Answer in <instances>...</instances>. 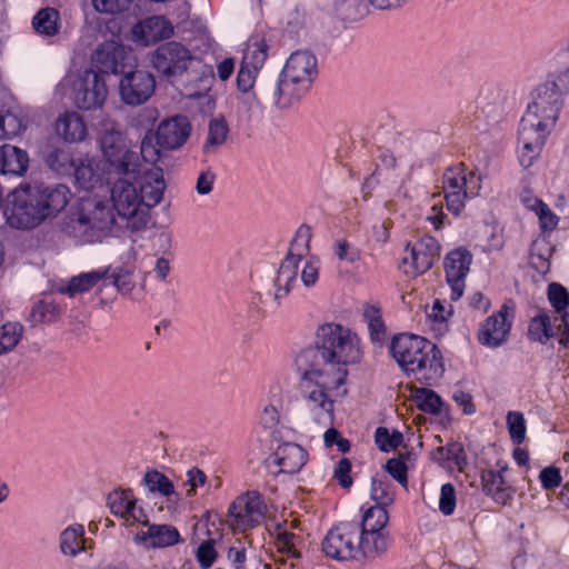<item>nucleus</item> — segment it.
<instances>
[{
  "label": "nucleus",
  "mask_w": 569,
  "mask_h": 569,
  "mask_svg": "<svg viewBox=\"0 0 569 569\" xmlns=\"http://www.w3.org/2000/svg\"><path fill=\"white\" fill-rule=\"evenodd\" d=\"M481 178L475 171H468L463 163L448 168L442 174V192L449 212L459 216L468 199L478 196Z\"/></svg>",
  "instance_id": "8"
},
{
  "label": "nucleus",
  "mask_w": 569,
  "mask_h": 569,
  "mask_svg": "<svg viewBox=\"0 0 569 569\" xmlns=\"http://www.w3.org/2000/svg\"><path fill=\"white\" fill-rule=\"evenodd\" d=\"M156 89L151 72L142 69L126 72L119 82L121 100L129 106H140L148 101Z\"/></svg>",
  "instance_id": "13"
},
{
  "label": "nucleus",
  "mask_w": 569,
  "mask_h": 569,
  "mask_svg": "<svg viewBox=\"0 0 569 569\" xmlns=\"http://www.w3.org/2000/svg\"><path fill=\"white\" fill-rule=\"evenodd\" d=\"M390 540L386 533L361 532V543L359 546V556L376 557L385 552L389 547Z\"/></svg>",
  "instance_id": "37"
},
{
  "label": "nucleus",
  "mask_w": 569,
  "mask_h": 569,
  "mask_svg": "<svg viewBox=\"0 0 569 569\" xmlns=\"http://www.w3.org/2000/svg\"><path fill=\"white\" fill-rule=\"evenodd\" d=\"M110 278L113 286L122 295L130 293L134 288L133 271L128 268H116L111 272Z\"/></svg>",
  "instance_id": "52"
},
{
  "label": "nucleus",
  "mask_w": 569,
  "mask_h": 569,
  "mask_svg": "<svg viewBox=\"0 0 569 569\" xmlns=\"http://www.w3.org/2000/svg\"><path fill=\"white\" fill-rule=\"evenodd\" d=\"M388 473L402 486L407 485V465L403 460L391 458L386 463Z\"/></svg>",
  "instance_id": "61"
},
{
  "label": "nucleus",
  "mask_w": 569,
  "mask_h": 569,
  "mask_svg": "<svg viewBox=\"0 0 569 569\" xmlns=\"http://www.w3.org/2000/svg\"><path fill=\"white\" fill-rule=\"evenodd\" d=\"M3 216L10 227L21 230L36 228L44 221L31 184L20 186L10 193Z\"/></svg>",
  "instance_id": "9"
},
{
  "label": "nucleus",
  "mask_w": 569,
  "mask_h": 569,
  "mask_svg": "<svg viewBox=\"0 0 569 569\" xmlns=\"http://www.w3.org/2000/svg\"><path fill=\"white\" fill-rule=\"evenodd\" d=\"M109 268H103L74 276L66 286L60 288V292L69 295L70 297L88 292L101 280L107 279L109 277Z\"/></svg>",
  "instance_id": "32"
},
{
  "label": "nucleus",
  "mask_w": 569,
  "mask_h": 569,
  "mask_svg": "<svg viewBox=\"0 0 569 569\" xmlns=\"http://www.w3.org/2000/svg\"><path fill=\"white\" fill-rule=\"evenodd\" d=\"M97 142L102 156L100 160L103 161V166H108L113 176L140 173V157L132 150L120 124L114 120L107 118L100 122Z\"/></svg>",
  "instance_id": "6"
},
{
  "label": "nucleus",
  "mask_w": 569,
  "mask_h": 569,
  "mask_svg": "<svg viewBox=\"0 0 569 569\" xmlns=\"http://www.w3.org/2000/svg\"><path fill=\"white\" fill-rule=\"evenodd\" d=\"M375 441L380 450L387 452L402 443V435L399 431L390 433L386 427H378L375 432Z\"/></svg>",
  "instance_id": "50"
},
{
  "label": "nucleus",
  "mask_w": 569,
  "mask_h": 569,
  "mask_svg": "<svg viewBox=\"0 0 569 569\" xmlns=\"http://www.w3.org/2000/svg\"><path fill=\"white\" fill-rule=\"evenodd\" d=\"M57 134L67 142H79L87 137V126L83 118L69 111L61 114L54 126Z\"/></svg>",
  "instance_id": "30"
},
{
  "label": "nucleus",
  "mask_w": 569,
  "mask_h": 569,
  "mask_svg": "<svg viewBox=\"0 0 569 569\" xmlns=\"http://www.w3.org/2000/svg\"><path fill=\"white\" fill-rule=\"evenodd\" d=\"M23 328L17 322H7L0 327V356L14 349L22 337Z\"/></svg>",
  "instance_id": "43"
},
{
  "label": "nucleus",
  "mask_w": 569,
  "mask_h": 569,
  "mask_svg": "<svg viewBox=\"0 0 569 569\" xmlns=\"http://www.w3.org/2000/svg\"><path fill=\"white\" fill-rule=\"evenodd\" d=\"M251 528L259 525L266 517L267 505L262 501L257 491H251Z\"/></svg>",
  "instance_id": "62"
},
{
  "label": "nucleus",
  "mask_w": 569,
  "mask_h": 569,
  "mask_svg": "<svg viewBox=\"0 0 569 569\" xmlns=\"http://www.w3.org/2000/svg\"><path fill=\"white\" fill-rule=\"evenodd\" d=\"M360 543L359 525L343 522L328 531L322 540L321 548L327 557L343 561L358 558Z\"/></svg>",
  "instance_id": "10"
},
{
  "label": "nucleus",
  "mask_w": 569,
  "mask_h": 569,
  "mask_svg": "<svg viewBox=\"0 0 569 569\" xmlns=\"http://www.w3.org/2000/svg\"><path fill=\"white\" fill-rule=\"evenodd\" d=\"M389 349L407 375H413L426 385H432L445 372L441 351L435 343L420 336L397 335L392 338Z\"/></svg>",
  "instance_id": "3"
},
{
  "label": "nucleus",
  "mask_w": 569,
  "mask_h": 569,
  "mask_svg": "<svg viewBox=\"0 0 569 569\" xmlns=\"http://www.w3.org/2000/svg\"><path fill=\"white\" fill-rule=\"evenodd\" d=\"M107 96L106 81L97 71L86 70L72 82V99L79 109H99L103 106Z\"/></svg>",
  "instance_id": "11"
},
{
  "label": "nucleus",
  "mask_w": 569,
  "mask_h": 569,
  "mask_svg": "<svg viewBox=\"0 0 569 569\" xmlns=\"http://www.w3.org/2000/svg\"><path fill=\"white\" fill-rule=\"evenodd\" d=\"M59 13L52 8L41 9L33 18L32 24L38 33L53 36L58 31Z\"/></svg>",
  "instance_id": "42"
},
{
  "label": "nucleus",
  "mask_w": 569,
  "mask_h": 569,
  "mask_svg": "<svg viewBox=\"0 0 569 569\" xmlns=\"http://www.w3.org/2000/svg\"><path fill=\"white\" fill-rule=\"evenodd\" d=\"M555 67L557 71L551 76L552 79L540 84L548 87L562 99L563 94L569 93V63L561 67L555 64Z\"/></svg>",
  "instance_id": "48"
},
{
  "label": "nucleus",
  "mask_w": 569,
  "mask_h": 569,
  "mask_svg": "<svg viewBox=\"0 0 569 569\" xmlns=\"http://www.w3.org/2000/svg\"><path fill=\"white\" fill-rule=\"evenodd\" d=\"M172 32V24L162 16L146 18L136 23L131 30L132 40L143 46L167 39Z\"/></svg>",
  "instance_id": "23"
},
{
  "label": "nucleus",
  "mask_w": 569,
  "mask_h": 569,
  "mask_svg": "<svg viewBox=\"0 0 569 569\" xmlns=\"http://www.w3.org/2000/svg\"><path fill=\"white\" fill-rule=\"evenodd\" d=\"M548 299L560 317L563 313H568L566 308L569 306V293L562 284L557 282L550 283L548 286ZM558 321H561V318H555V322Z\"/></svg>",
  "instance_id": "47"
},
{
  "label": "nucleus",
  "mask_w": 569,
  "mask_h": 569,
  "mask_svg": "<svg viewBox=\"0 0 569 569\" xmlns=\"http://www.w3.org/2000/svg\"><path fill=\"white\" fill-rule=\"evenodd\" d=\"M515 312L508 305L501 306L500 310L488 317L480 326L478 331V341L488 348H498L503 345L509 337Z\"/></svg>",
  "instance_id": "14"
},
{
  "label": "nucleus",
  "mask_w": 569,
  "mask_h": 569,
  "mask_svg": "<svg viewBox=\"0 0 569 569\" xmlns=\"http://www.w3.org/2000/svg\"><path fill=\"white\" fill-rule=\"evenodd\" d=\"M472 262V254L466 248L450 251L445 259L446 279L451 289L450 298L459 300L465 291L466 277Z\"/></svg>",
  "instance_id": "15"
},
{
  "label": "nucleus",
  "mask_w": 569,
  "mask_h": 569,
  "mask_svg": "<svg viewBox=\"0 0 569 569\" xmlns=\"http://www.w3.org/2000/svg\"><path fill=\"white\" fill-rule=\"evenodd\" d=\"M363 318L368 325L371 340L373 342L382 341L386 336V327L380 309L375 306H367L363 310Z\"/></svg>",
  "instance_id": "44"
},
{
  "label": "nucleus",
  "mask_w": 569,
  "mask_h": 569,
  "mask_svg": "<svg viewBox=\"0 0 569 569\" xmlns=\"http://www.w3.org/2000/svg\"><path fill=\"white\" fill-rule=\"evenodd\" d=\"M535 212L539 218L540 227L542 230L550 231L557 227L559 219L545 202L540 203L539 208Z\"/></svg>",
  "instance_id": "64"
},
{
  "label": "nucleus",
  "mask_w": 569,
  "mask_h": 569,
  "mask_svg": "<svg viewBox=\"0 0 569 569\" xmlns=\"http://www.w3.org/2000/svg\"><path fill=\"white\" fill-rule=\"evenodd\" d=\"M112 174L103 161L89 156L78 159L73 171L76 183L87 191L104 187Z\"/></svg>",
  "instance_id": "17"
},
{
  "label": "nucleus",
  "mask_w": 569,
  "mask_h": 569,
  "mask_svg": "<svg viewBox=\"0 0 569 569\" xmlns=\"http://www.w3.org/2000/svg\"><path fill=\"white\" fill-rule=\"evenodd\" d=\"M388 520L389 516L383 507H370L363 513L362 522L359 526L360 532L383 533L382 529Z\"/></svg>",
  "instance_id": "39"
},
{
  "label": "nucleus",
  "mask_w": 569,
  "mask_h": 569,
  "mask_svg": "<svg viewBox=\"0 0 569 569\" xmlns=\"http://www.w3.org/2000/svg\"><path fill=\"white\" fill-rule=\"evenodd\" d=\"M34 198L39 202V209L44 220L57 216L70 201V189L64 184L56 186H31Z\"/></svg>",
  "instance_id": "22"
},
{
  "label": "nucleus",
  "mask_w": 569,
  "mask_h": 569,
  "mask_svg": "<svg viewBox=\"0 0 569 569\" xmlns=\"http://www.w3.org/2000/svg\"><path fill=\"white\" fill-rule=\"evenodd\" d=\"M108 506L111 513L123 519L128 527L136 523L148 525V516L137 505V499L130 489L114 490L109 493Z\"/></svg>",
  "instance_id": "18"
},
{
  "label": "nucleus",
  "mask_w": 569,
  "mask_h": 569,
  "mask_svg": "<svg viewBox=\"0 0 569 569\" xmlns=\"http://www.w3.org/2000/svg\"><path fill=\"white\" fill-rule=\"evenodd\" d=\"M254 50L251 51V68L254 70H259L262 68L264 61L268 58V49L269 46L267 43V39L262 36L253 43Z\"/></svg>",
  "instance_id": "60"
},
{
  "label": "nucleus",
  "mask_w": 569,
  "mask_h": 569,
  "mask_svg": "<svg viewBox=\"0 0 569 569\" xmlns=\"http://www.w3.org/2000/svg\"><path fill=\"white\" fill-rule=\"evenodd\" d=\"M48 166L59 174H73L77 160L72 158L71 152L64 148H57L48 153L46 159Z\"/></svg>",
  "instance_id": "38"
},
{
  "label": "nucleus",
  "mask_w": 569,
  "mask_h": 569,
  "mask_svg": "<svg viewBox=\"0 0 569 569\" xmlns=\"http://www.w3.org/2000/svg\"><path fill=\"white\" fill-rule=\"evenodd\" d=\"M308 460V452L293 442L277 443L274 452L267 459L268 468L278 467L277 472L296 473L301 470Z\"/></svg>",
  "instance_id": "19"
},
{
  "label": "nucleus",
  "mask_w": 569,
  "mask_h": 569,
  "mask_svg": "<svg viewBox=\"0 0 569 569\" xmlns=\"http://www.w3.org/2000/svg\"><path fill=\"white\" fill-rule=\"evenodd\" d=\"M507 104L508 93L493 84L482 87L477 98L479 116L490 124L498 123L503 118Z\"/></svg>",
  "instance_id": "21"
},
{
  "label": "nucleus",
  "mask_w": 569,
  "mask_h": 569,
  "mask_svg": "<svg viewBox=\"0 0 569 569\" xmlns=\"http://www.w3.org/2000/svg\"><path fill=\"white\" fill-rule=\"evenodd\" d=\"M317 72L316 57L307 50L296 51L288 58L278 83L261 98L270 100L279 109L290 108L308 92Z\"/></svg>",
  "instance_id": "4"
},
{
  "label": "nucleus",
  "mask_w": 569,
  "mask_h": 569,
  "mask_svg": "<svg viewBox=\"0 0 569 569\" xmlns=\"http://www.w3.org/2000/svg\"><path fill=\"white\" fill-rule=\"evenodd\" d=\"M335 254L341 261L353 263L360 259V251L358 248L349 243L347 240H337L335 243Z\"/></svg>",
  "instance_id": "57"
},
{
  "label": "nucleus",
  "mask_w": 569,
  "mask_h": 569,
  "mask_svg": "<svg viewBox=\"0 0 569 569\" xmlns=\"http://www.w3.org/2000/svg\"><path fill=\"white\" fill-rule=\"evenodd\" d=\"M29 166L28 153L11 144L0 147V173L22 176Z\"/></svg>",
  "instance_id": "31"
},
{
  "label": "nucleus",
  "mask_w": 569,
  "mask_h": 569,
  "mask_svg": "<svg viewBox=\"0 0 569 569\" xmlns=\"http://www.w3.org/2000/svg\"><path fill=\"white\" fill-rule=\"evenodd\" d=\"M508 470L507 463L497 462V470L485 469L481 471V485L486 495L492 497L496 502L507 503L511 499L513 490L503 479L502 473Z\"/></svg>",
  "instance_id": "27"
},
{
  "label": "nucleus",
  "mask_w": 569,
  "mask_h": 569,
  "mask_svg": "<svg viewBox=\"0 0 569 569\" xmlns=\"http://www.w3.org/2000/svg\"><path fill=\"white\" fill-rule=\"evenodd\" d=\"M320 261L316 257H311L306 261L301 271V281L306 287L316 284L319 278Z\"/></svg>",
  "instance_id": "59"
},
{
  "label": "nucleus",
  "mask_w": 569,
  "mask_h": 569,
  "mask_svg": "<svg viewBox=\"0 0 569 569\" xmlns=\"http://www.w3.org/2000/svg\"><path fill=\"white\" fill-rule=\"evenodd\" d=\"M62 309L53 300H42L33 308V317L39 321L52 322L60 313Z\"/></svg>",
  "instance_id": "54"
},
{
  "label": "nucleus",
  "mask_w": 569,
  "mask_h": 569,
  "mask_svg": "<svg viewBox=\"0 0 569 569\" xmlns=\"http://www.w3.org/2000/svg\"><path fill=\"white\" fill-rule=\"evenodd\" d=\"M227 522L234 532L249 529V492L237 498L229 508Z\"/></svg>",
  "instance_id": "35"
},
{
  "label": "nucleus",
  "mask_w": 569,
  "mask_h": 569,
  "mask_svg": "<svg viewBox=\"0 0 569 569\" xmlns=\"http://www.w3.org/2000/svg\"><path fill=\"white\" fill-rule=\"evenodd\" d=\"M507 425L512 442L521 445L526 438V420L523 415L518 411H510L507 416Z\"/></svg>",
  "instance_id": "49"
},
{
  "label": "nucleus",
  "mask_w": 569,
  "mask_h": 569,
  "mask_svg": "<svg viewBox=\"0 0 569 569\" xmlns=\"http://www.w3.org/2000/svg\"><path fill=\"white\" fill-rule=\"evenodd\" d=\"M456 508V490L451 483H445L441 486L440 498H439V510L445 516L453 513Z\"/></svg>",
  "instance_id": "56"
},
{
  "label": "nucleus",
  "mask_w": 569,
  "mask_h": 569,
  "mask_svg": "<svg viewBox=\"0 0 569 569\" xmlns=\"http://www.w3.org/2000/svg\"><path fill=\"white\" fill-rule=\"evenodd\" d=\"M147 530L138 531L133 541L147 549L167 548L181 541L178 529L171 525H146Z\"/></svg>",
  "instance_id": "25"
},
{
  "label": "nucleus",
  "mask_w": 569,
  "mask_h": 569,
  "mask_svg": "<svg viewBox=\"0 0 569 569\" xmlns=\"http://www.w3.org/2000/svg\"><path fill=\"white\" fill-rule=\"evenodd\" d=\"M313 361L301 378V395L310 419L320 426H330L335 420V402L347 393L348 365L360 362L361 341L358 335L339 323L329 322L318 327L315 349L301 353V359Z\"/></svg>",
  "instance_id": "1"
},
{
  "label": "nucleus",
  "mask_w": 569,
  "mask_h": 569,
  "mask_svg": "<svg viewBox=\"0 0 569 569\" xmlns=\"http://www.w3.org/2000/svg\"><path fill=\"white\" fill-rule=\"evenodd\" d=\"M531 97L518 130L519 161L523 168L531 167L539 157L563 106V99L541 84L536 87Z\"/></svg>",
  "instance_id": "2"
},
{
  "label": "nucleus",
  "mask_w": 569,
  "mask_h": 569,
  "mask_svg": "<svg viewBox=\"0 0 569 569\" xmlns=\"http://www.w3.org/2000/svg\"><path fill=\"white\" fill-rule=\"evenodd\" d=\"M117 224V217L109 200L98 197L83 198L77 212L70 218L69 229L74 238L84 243L102 242Z\"/></svg>",
  "instance_id": "5"
},
{
  "label": "nucleus",
  "mask_w": 569,
  "mask_h": 569,
  "mask_svg": "<svg viewBox=\"0 0 569 569\" xmlns=\"http://www.w3.org/2000/svg\"><path fill=\"white\" fill-rule=\"evenodd\" d=\"M116 177L110 188V207L127 229L139 231L147 226L149 212L136 186L138 174Z\"/></svg>",
  "instance_id": "7"
},
{
  "label": "nucleus",
  "mask_w": 569,
  "mask_h": 569,
  "mask_svg": "<svg viewBox=\"0 0 569 569\" xmlns=\"http://www.w3.org/2000/svg\"><path fill=\"white\" fill-rule=\"evenodd\" d=\"M139 197L149 209L159 204L163 198L166 182L162 169L159 167L142 168L138 174Z\"/></svg>",
  "instance_id": "26"
},
{
  "label": "nucleus",
  "mask_w": 569,
  "mask_h": 569,
  "mask_svg": "<svg viewBox=\"0 0 569 569\" xmlns=\"http://www.w3.org/2000/svg\"><path fill=\"white\" fill-rule=\"evenodd\" d=\"M160 148L156 139V133L147 132L141 141L139 157L146 162L156 163L160 159Z\"/></svg>",
  "instance_id": "55"
},
{
  "label": "nucleus",
  "mask_w": 569,
  "mask_h": 569,
  "mask_svg": "<svg viewBox=\"0 0 569 569\" xmlns=\"http://www.w3.org/2000/svg\"><path fill=\"white\" fill-rule=\"evenodd\" d=\"M192 57L190 51L178 42L160 46L152 56L153 67L161 73L174 76L183 72Z\"/></svg>",
  "instance_id": "16"
},
{
  "label": "nucleus",
  "mask_w": 569,
  "mask_h": 569,
  "mask_svg": "<svg viewBox=\"0 0 569 569\" xmlns=\"http://www.w3.org/2000/svg\"><path fill=\"white\" fill-rule=\"evenodd\" d=\"M311 237V228L306 224L300 226L290 242L286 258L300 262L310 251Z\"/></svg>",
  "instance_id": "40"
},
{
  "label": "nucleus",
  "mask_w": 569,
  "mask_h": 569,
  "mask_svg": "<svg viewBox=\"0 0 569 569\" xmlns=\"http://www.w3.org/2000/svg\"><path fill=\"white\" fill-rule=\"evenodd\" d=\"M557 335H560L559 342L569 348V313H563L559 323H551L550 317L545 312L531 319L528 328L529 339L543 343Z\"/></svg>",
  "instance_id": "20"
},
{
  "label": "nucleus",
  "mask_w": 569,
  "mask_h": 569,
  "mask_svg": "<svg viewBox=\"0 0 569 569\" xmlns=\"http://www.w3.org/2000/svg\"><path fill=\"white\" fill-rule=\"evenodd\" d=\"M142 481L151 492H158L167 498L176 495L174 486L171 480L157 470L146 472Z\"/></svg>",
  "instance_id": "41"
},
{
  "label": "nucleus",
  "mask_w": 569,
  "mask_h": 569,
  "mask_svg": "<svg viewBox=\"0 0 569 569\" xmlns=\"http://www.w3.org/2000/svg\"><path fill=\"white\" fill-rule=\"evenodd\" d=\"M302 538L292 532L280 531L277 536V546L280 552L287 555L289 559L298 560L301 557L300 545Z\"/></svg>",
  "instance_id": "45"
},
{
  "label": "nucleus",
  "mask_w": 569,
  "mask_h": 569,
  "mask_svg": "<svg viewBox=\"0 0 569 569\" xmlns=\"http://www.w3.org/2000/svg\"><path fill=\"white\" fill-rule=\"evenodd\" d=\"M131 0H92L93 8L106 14H114L126 10Z\"/></svg>",
  "instance_id": "58"
},
{
  "label": "nucleus",
  "mask_w": 569,
  "mask_h": 569,
  "mask_svg": "<svg viewBox=\"0 0 569 569\" xmlns=\"http://www.w3.org/2000/svg\"><path fill=\"white\" fill-rule=\"evenodd\" d=\"M371 498L378 503L377 507H383L392 503L393 493L390 490V483L387 478L372 479Z\"/></svg>",
  "instance_id": "51"
},
{
  "label": "nucleus",
  "mask_w": 569,
  "mask_h": 569,
  "mask_svg": "<svg viewBox=\"0 0 569 569\" xmlns=\"http://www.w3.org/2000/svg\"><path fill=\"white\" fill-rule=\"evenodd\" d=\"M278 422H279V413L277 411V409L272 406H268L264 408L262 415H261V425L266 428V429H269V433H268V437L270 438L269 440V449L270 450H273L274 449V443H278L279 441V437H278V431L276 430L277 426H278Z\"/></svg>",
  "instance_id": "53"
},
{
  "label": "nucleus",
  "mask_w": 569,
  "mask_h": 569,
  "mask_svg": "<svg viewBox=\"0 0 569 569\" xmlns=\"http://www.w3.org/2000/svg\"><path fill=\"white\" fill-rule=\"evenodd\" d=\"M123 60L124 49L113 41L100 44L92 56V62L101 73H117Z\"/></svg>",
  "instance_id": "29"
},
{
  "label": "nucleus",
  "mask_w": 569,
  "mask_h": 569,
  "mask_svg": "<svg viewBox=\"0 0 569 569\" xmlns=\"http://www.w3.org/2000/svg\"><path fill=\"white\" fill-rule=\"evenodd\" d=\"M92 540L86 538V530L81 523H72L59 535V550L70 558H76L81 552L92 548Z\"/></svg>",
  "instance_id": "28"
},
{
  "label": "nucleus",
  "mask_w": 569,
  "mask_h": 569,
  "mask_svg": "<svg viewBox=\"0 0 569 569\" xmlns=\"http://www.w3.org/2000/svg\"><path fill=\"white\" fill-rule=\"evenodd\" d=\"M440 256V244L431 236H423L412 244L406 247V256L402 258L405 273L417 277L432 268Z\"/></svg>",
  "instance_id": "12"
},
{
  "label": "nucleus",
  "mask_w": 569,
  "mask_h": 569,
  "mask_svg": "<svg viewBox=\"0 0 569 569\" xmlns=\"http://www.w3.org/2000/svg\"><path fill=\"white\" fill-rule=\"evenodd\" d=\"M197 560L201 565L202 568L208 569L210 568L217 557V552L213 548L212 541H204L202 542L198 549H197Z\"/></svg>",
  "instance_id": "63"
},
{
  "label": "nucleus",
  "mask_w": 569,
  "mask_h": 569,
  "mask_svg": "<svg viewBox=\"0 0 569 569\" xmlns=\"http://www.w3.org/2000/svg\"><path fill=\"white\" fill-rule=\"evenodd\" d=\"M27 128V117L18 107L0 113V138L10 139L19 136Z\"/></svg>",
  "instance_id": "34"
},
{
  "label": "nucleus",
  "mask_w": 569,
  "mask_h": 569,
  "mask_svg": "<svg viewBox=\"0 0 569 569\" xmlns=\"http://www.w3.org/2000/svg\"><path fill=\"white\" fill-rule=\"evenodd\" d=\"M299 263L291 258L284 257L274 278V300H280L288 296L292 284L297 281Z\"/></svg>",
  "instance_id": "33"
},
{
  "label": "nucleus",
  "mask_w": 569,
  "mask_h": 569,
  "mask_svg": "<svg viewBox=\"0 0 569 569\" xmlns=\"http://www.w3.org/2000/svg\"><path fill=\"white\" fill-rule=\"evenodd\" d=\"M413 398L418 408L430 415H441L445 410V402L433 390L418 388L413 391Z\"/></svg>",
  "instance_id": "36"
},
{
  "label": "nucleus",
  "mask_w": 569,
  "mask_h": 569,
  "mask_svg": "<svg viewBox=\"0 0 569 569\" xmlns=\"http://www.w3.org/2000/svg\"><path fill=\"white\" fill-rule=\"evenodd\" d=\"M227 133L228 129L223 120H211L209 124L208 139L203 144V151L206 153H213L217 147L221 146L224 142Z\"/></svg>",
  "instance_id": "46"
},
{
  "label": "nucleus",
  "mask_w": 569,
  "mask_h": 569,
  "mask_svg": "<svg viewBox=\"0 0 569 569\" xmlns=\"http://www.w3.org/2000/svg\"><path fill=\"white\" fill-rule=\"evenodd\" d=\"M191 126L183 116H176L162 121L156 132V139L163 149H178L189 138Z\"/></svg>",
  "instance_id": "24"
}]
</instances>
